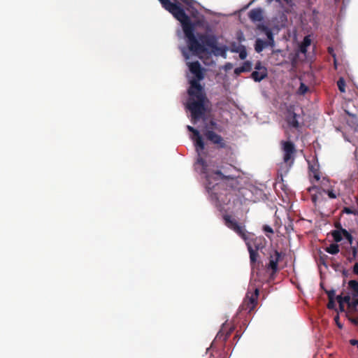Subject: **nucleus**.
Wrapping results in <instances>:
<instances>
[{"instance_id":"obj_1","label":"nucleus","mask_w":358,"mask_h":358,"mask_svg":"<svg viewBox=\"0 0 358 358\" xmlns=\"http://www.w3.org/2000/svg\"><path fill=\"white\" fill-rule=\"evenodd\" d=\"M237 173L238 171L235 166L228 164L212 173V175L206 176V188L210 194L211 201L219 205L229 202L230 199L227 200L224 196H227L230 190L238 188L237 178L238 176Z\"/></svg>"},{"instance_id":"obj_2","label":"nucleus","mask_w":358,"mask_h":358,"mask_svg":"<svg viewBox=\"0 0 358 358\" xmlns=\"http://www.w3.org/2000/svg\"><path fill=\"white\" fill-rule=\"evenodd\" d=\"M176 19L181 23L183 32L187 38L188 48L193 55H199L208 52L210 49L215 55H221L224 58L226 57L227 48L218 47L217 45V39L215 36L208 34H200L199 40L196 38L194 35V24L184 10Z\"/></svg>"},{"instance_id":"obj_3","label":"nucleus","mask_w":358,"mask_h":358,"mask_svg":"<svg viewBox=\"0 0 358 358\" xmlns=\"http://www.w3.org/2000/svg\"><path fill=\"white\" fill-rule=\"evenodd\" d=\"M189 71L194 75V78L189 80L188 94L189 96L187 103V108L191 113L192 120L194 123L204 115L206 108L204 106L206 99L203 87L200 81L204 78L203 69L200 63L196 62L187 63Z\"/></svg>"},{"instance_id":"obj_4","label":"nucleus","mask_w":358,"mask_h":358,"mask_svg":"<svg viewBox=\"0 0 358 358\" xmlns=\"http://www.w3.org/2000/svg\"><path fill=\"white\" fill-rule=\"evenodd\" d=\"M280 145L283 152V162L290 168L294 164L297 152L295 145L291 141H281Z\"/></svg>"},{"instance_id":"obj_5","label":"nucleus","mask_w":358,"mask_h":358,"mask_svg":"<svg viewBox=\"0 0 358 358\" xmlns=\"http://www.w3.org/2000/svg\"><path fill=\"white\" fill-rule=\"evenodd\" d=\"M252 292L248 289L245 297L241 305V309L243 310H246L248 313L252 311L257 305V299L259 296V289L258 288H252Z\"/></svg>"},{"instance_id":"obj_6","label":"nucleus","mask_w":358,"mask_h":358,"mask_svg":"<svg viewBox=\"0 0 358 358\" xmlns=\"http://www.w3.org/2000/svg\"><path fill=\"white\" fill-rule=\"evenodd\" d=\"M225 225L230 229L235 231L245 241L247 240V234L245 227L238 224V222L229 215H225L223 217Z\"/></svg>"},{"instance_id":"obj_7","label":"nucleus","mask_w":358,"mask_h":358,"mask_svg":"<svg viewBox=\"0 0 358 358\" xmlns=\"http://www.w3.org/2000/svg\"><path fill=\"white\" fill-rule=\"evenodd\" d=\"M308 191L311 194V200L315 204L322 197L324 193L331 199L337 197V194L333 189L324 190L317 186H312L308 189Z\"/></svg>"},{"instance_id":"obj_8","label":"nucleus","mask_w":358,"mask_h":358,"mask_svg":"<svg viewBox=\"0 0 358 358\" xmlns=\"http://www.w3.org/2000/svg\"><path fill=\"white\" fill-rule=\"evenodd\" d=\"M203 135L208 141L214 144L218 149H224L227 148L226 141L214 131H203Z\"/></svg>"},{"instance_id":"obj_9","label":"nucleus","mask_w":358,"mask_h":358,"mask_svg":"<svg viewBox=\"0 0 358 358\" xmlns=\"http://www.w3.org/2000/svg\"><path fill=\"white\" fill-rule=\"evenodd\" d=\"M162 6L170 12L176 18L184 9L178 3H173L170 0H159Z\"/></svg>"},{"instance_id":"obj_10","label":"nucleus","mask_w":358,"mask_h":358,"mask_svg":"<svg viewBox=\"0 0 358 358\" xmlns=\"http://www.w3.org/2000/svg\"><path fill=\"white\" fill-rule=\"evenodd\" d=\"M187 129L193 134L192 138L194 141L196 150L198 152L203 150L205 148V144L199 131L191 126H187Z\"/></svg>"},{"instance_id":"obj_11","label":"nucleus","mask_w":358,"mask_h":358,"mask_svg":"<svg viewBox=\"0 0 358 358\" xmlns=\"http://www.w3.org/2000/svg\"><path fill=\"white\" fill-rule=\"evenodd\" d=\"M281 254L277 251L274 250L272 254L269 255V262L267 265V268H270L272 270L273 273H275L278 270V264L280 259Z\"/></svg>"},{"instance_id":"obj_12","label":"nucleus","mask_w":358,"mask_h":358,"mask_svg":"<svg viewBox=\"0 0 358 358\" xmlns=\"http://www.w3.org/2000/svg\"><path fill=\"white\" fill-rule=\"evenodd\" d=\"M248 250L250 254V261L252 269L253 270L256 266L257 257H259L258 250L253 248L251 242H246Z\"/></svg>"},{"instance_id":"obj_13","label":"nucleus","mask_w":358,"mask_h":358,"mask_svg":"<svg viewBox=\"0 0 358 358\" xmlns=\"http://www.w3.org/2000/svg\"><path fill=\"white\" fill-rule=\"evenodd\" d=\"M335 227L336 228V229L331 231V235L333 237L334 241L336 243H338L341 242L343 240V238L344 237L343 231L347 230L343 229L341 223L339 222L336 223Z\"/></svg>"},{"instance_id":"obj_14","label":"nucleus","mask_w":358,"mask_h":358,"mask_svg":"<svg viewBox=\"0 0 358 358\" xmlns=\"http://www.w3.org/2000/svg\"><path fill=\"white\" fill-rule=\"evenodd\" d=\"M297 115L294 111L289 110L288 115L286 117V121L289 127L297 129L299 127V124L297 120Z\"/></svg>"},{"instance_id":"obj_15","label":"nucleus","mask_w":358,"mask_h":358,"mask_svg":"<svg viewBox=\"0 0 358 358\" xmlns=\"http://www.w3.org/2000/svg\"><path fill=\"white\" fill-rule=\"evenodd\" d=\"M248 16L253 22H260L263 20L262 10L259 8L252 9L249 12Z\"/></svg>"},{"instance_id":"obj_16","label":"nucleus","mask_w":358,"mask_h":358,"mask_svg":"<svg viewBox=\"0 0 358 358\" xmlns=\"http://www.w3.org/2000/svg\"><path fill=\"white\" fill-rule=\"evenodd\" d=\"M234 328L232 327H230L228 330H226V327L223 326L222 329L220 330V331L217 333L216 338L222 340V341H226L230 336Z\"/></svg>"},{"instance_id":"obj_17","label":"nucleus","mask_w":358,"mask_h":358,"mask_svg":"<svg viewBox=\"0 0 358 358\" xmlns=\"http://www.w3.org/2000/svg\"><path fill=\"white\" fill-rule=\"evenodd\" d=\"M348 289L351 293L352 298L358 297V281L350 280L348 282Z\"/></svg>"},{"instance_id":"obj_18","label":"nucleus","mask_w":358,"mask_h":358,"mask_svg":"<svg viewBox=\"0 0 358 358\" xmlns=\"http://www.w3.org/2000/svg\"><path fill=\"white\" fill-rule=\"evenodd\" d=\"M267 77V69H264L263 71H254L251 73V78L255 82H260L263 79Z\"/></svg>"},{"instance_id":"obj_19","label":"nucleus","mask_w":358,"mask_h":358,"mask_svg":"<svg viewBox=\"0 0 358 358\" xmlns=\"http://www.w3.org/2000/svg\"><path fill=\"white\" fill-rule=\"evenodd\" d=\"M252 69V64L250 62H245L243 65L240 67H237L234 69V73L236 76L240 75L243 72H249Z\"/></svg>"},{"instance_id":"obj_20","label":"nucleus","mask_w":358,"mask_h":358,"mask_svg":"<svg viewBox=\"0 0 358 358\" xmlns=\"http://www.w3.org/2000/svg\"><path fill=\"white\" fill-rule=\"evenodd\" d=\"M231 51L233 52H238L239 57L241 59H245L247 57V51L244 45H239L236 47H232Z\"/></svg>"},{"instance_id":"obj_21","label":"nucleus","mask_w":358,"mask_h":358,"mask_svg":"<svg viewBox=\"0 0 358 358\" xmlns=\"http://www.w3.org/2000/svg\"><path fill=\"white\" fill-rule=\"evenodd\" d=\"M351 254L350 257V262L358 261V241L355 245L350 246Z\"/></svg>"},{"instance_id":"obj_22","label":"nucleus","mask_w":358,"mask_h":358,"mask_svg":"<svg viewBox=\"0 0 358 358\" xmlns=\"http://www.w3.org/2000/svg\"><path fill=\"white\" fill-rule=\"evenodd\" d=\"M263 241V238L257 237L255 238L248 241V242H251L253 248L256 250H259V249L264 248Z\"/></svg>"},{"instance_id":"obj_23","label":"nucleus","mask_w":358,"mask_h":358,"mask_svg":"<svg viewBox=\"0 0 358 358\" xmlns=\"http://www.w3.org/2000/svg\"><path fill=\"white\" fill-rule=\"evenodd\" d=\"M267 46L266 43L264 41L257 38L255 41V50L257 52L259 53Z\"/></svg>"},{"instance_id":"obj_24","label":"nucleus","mask_w":358,"mask_h":358,"mask_svg":"<svg viewBox=\"0 0 358 358\" xmlns=\"http://www.w3.org/2000/svg\"><path fill=\"white\" fill-rule=\"evenodd\" d=\"M208 130H212V131L218 130V131H220L219 126L215 120H210L208 122L206 123V124L204 126L203 131H208Z\"/></svg>"},{"instance_id":"obj_25","label":"nucleus","mask_w":358,"mask_h":358,"mask_svg":"<svg viewBox=\"0 0 358 358\" xmlns=\"http://www.w3.org/2000/svg\"><path fill=\"white\" fill-rule=\"evenodd\" d=\"M336 300L339 303V306H343V303H345L348 304V306L349 307L351 302V296L350 295H346L344 296L338 295L336 297Z\"/></svg>"},{"instance_id":"obj_26","label":"nucleus","mask_w":358,"mask_h":358,"mask_svg":"<svg viewBox=\"0 0 358 358\" xmlns=\"http://www.w3.org/2000/svg\"><path fill=\"white\" fill-rule=\"evenodd\" d=\"M310 43L311 40L309 36H305L299 47L301 52L306 53L307 52V48L310 45Z\"/></svg>"},{"instance_id":"obj_27","label":"nucleus","mask_w":358,"mask_h":358,"mask_svg":"<svg viewBox=\"0 0 358 358\" xmlns=\"http://www.w3.org/2000/svg\"><path fill=\"white\" fill-rule=\"evenodd\" d=\"M326 252L331 255H336L339 252V246L336 243H332L325 249Z\"/></svg>"},{"instance_id":"obj_28","label":"nucleus","mask_w":358,"mask_h":358,"mask_svg":"<svg viewBox=\"0 0 358 358\" xmlns=\"http://www.w3.org/2000/svg\"><path fill=\"white\" fill-rule=\"evenodd\" d=\"M268 41H265L266 43V45L268 46H270L271 48H273L275 46V41L274 37L272 31H268V33L266 34Z\"/></svg>"},{"instance_id":"obj_29","label":"nucleus","mask_w":358,"mask_h":358,"mask_svg":"<svg viewBox=\"0 0 358 358\" xmlns=\"http://www.w3.org/2000/svg\"><path fill=\"white\" fill-rule=\"evenodd\" d=\"M337 86L341 92H345V81L343 78H340L337 81Z\"/></svg>"},{"instance_id":"obj_30","label":"nucleus","mask_w":358,"mask_h":358,"mask_svg":"<svg viewBox=\"0 0 358 358\" xmlns=\"http://www.w3.org/2000/svg\"><path fill=\"white\" fill-rule=\"evenodd\" d=\"M351 254L350 245L343 248L342 255L347 259L350 262V257Z\"/></svg>"},{"instance_id":"obj_31","label":"nucleus","mask_w":358,"mask_h":358,"mask_svg":"<svg viewBox=\"0 0 358 358\" xmlns=\"http://www.w3.org/2000/svg\"><path fill=\"white\" fill-rule=\"evenodd\" d=\"M353 300H351L349 308L352 311H355L357 309V307L358 306V297L353 298Z\"/></svg>"},{"instance_id":"obj_32","label":"nucleus","mask_w":358,"mask_h":358,"mask_svg":"<svg viewBox=\"0 0 358 358\" xmlns=\"http://www.w3.org/2000/svg\"><path fill=\"white\" fill-rule=\"evenodd\" d=\"M343 234L344 238H345L348 240L350 245V246L352 245V243H353L352 236L348 231H343Z\"/></svg>"},{"instance_id":"obj_33","label":"nucleus","mask_w":358,"mask_h":358,"mask_svg":"<svg viewBox=\"0 0 358 358\" xmlns=\"http://www.w3.org/2000/svg\"><path fill=\"white\" fill-rule=\"evenodd\" d=\"M326 293L329 299H334L336 292L334 289L327 290Z\"/></svg>"},{"instance_id":"obj_34","label":"nucleus","mask_w":358,"mask_h":358,"mask_svg":"<svg viewBox=\"0 0 358 358\" xmlns=\"http://www.w3.org/2000/svg\"><path fill=\"white\" fill-rule=\"evenodd\" d=\"M255 69L256 71H263L264 69H266V68L265 66H262L261 62H257L255 64Z\"/></svg>"},{"instance_id":"obj_35","label":"nucleus","mask_w":358,"mask_h":358,"mask_svg":"<svg viewBox=\"0 0 358 358\" xmlns=\"http://www.w3.org/2000/svg\"><path fill=\"white\" fill-rule=\"evenodd\" d=\"M258 29L259 30H261L262 31L264 32L265 34L266 33H268V31H271V30L268 27H266V25H264V24H259L258 26Z\"/></svg>"},{"instance_id":"obj_36","label":"nucleus","mask_w":358,"mask_h":358,"mask_svg":"<svg viewBox=\"0 0 358 358\" xmlns=\"http://www.w3.org/2000/svg\"><path fill=\"white\" fill-rule=\"evenodd\" d=\"M263 231L265 233H269V234H273V229L269 225H267V224H265V225L263 226Z\"/></svg>"},{"instance_id":"obj_37","label":"nucleus","mask_w":358,"mask_h":358,"mask_svg":"<svg viewBox=\"0 0 358 358\" xmlns=\"http://www.w3.org/2000/svg\"><path fill=\"white\" fill-rule=\"evenodd\" d=\"M355 263L352 266V273L353 274L358 275V261H355Z\"/></svg>"},{"instance_id":"obj_38","label":"nucleus","mask_w":358,"mask_h":358,"mask_svg":"<svg viewBox=\"0 0 358 358\" xmlns=\"http://www.w3.org/2000/svg\"><path fill=\"white\" fill-rule=\"evenodd\" d=\"M335 301L334 299H329V302L327 303V308L329 309H334L335 308Z\"/></svg>"},{"instance_id":"obj_39","label":"nucleus","mask_w":358,"mask_h":358,"mask_svg":"<svg viewBox=\"0 0 358 358\" xmlns=\"http://www.w3.org/2000/svg\"><path fill=\"white\" fill-rule=\"evenodd\" d=\"M299 91L301 94H305L308 91V87L303 83H301L299 87Z\"/></svg>"},{"instance_id":"obj_40","label":"nucleus","mask_w":358,"mask_h":358,"mask_svg":"<svg viewBox=\"0 0 358 358\" xmlns=\"http://www.w3.org/2000/svg\"><path fill=\"white\" fill-rule=\"evenodd\" d=\"M334 320L338 326V327L339 329H342L343 328V325L339 322V316L338 315H336L335 317H334Z\"/></svg>"},{"instance_id":"obj_41","label":"nucleus","mask_w":358,"mask_h":358,"mask_svg":"<svg viewBox=\"0 0 358 358\" xmlns=\"http://www.w3.org/2000/svg\"><path fill=\"white\" fill-rule=\"evenodd\" d=\"M343 212L347 214H355V211L350 208H345L343 209Z\"/></svg>"},{"instance_id":"obj_42","label":"nucleus","mask_w":358,"mask_h":358,"mask_svg":"<svg viewBox=\"0 0 358 358\" xmlns=\"http://www.w3.org/2000/svg\"><path fill=\"white\" fill-rule=\"evenodd\" d=\"M313 177H314V178H315L317 181H318V180H320V177L319 173L317 172V170H315V171H313Z\"/></svg>"},{"instance_id":"obj_43","label":"nucleus","mask_w":358,"mask_h":358,"mask_svg":"<svg viewBox=\"0 0 358 358\" xmlns=\"http://www.w3.org/2000/svg\"><path fill=\"white\" fill-rule=\"evenodd\" d=\"M350 320L355 325H358V317H352V318H350Z\"/></svg>"},{"instance_id":"obj_44","label":"nucleus","mask_w":358,"mask_h":358,"mask_svg":"<svg viewBox=\"0 0 358 358\" xmlns=\"http://www.w3.org/2000/svg\"><path fill=\"white\" fill-rule=\"evenodd\" d=\"M182 55L185 58V59H188L189 58L188 53L187 52V51L185 49L182 50Z\"/></svg>"},{"instance_id":"obj_45","label":"nucleus","mask_w":358,"mask_h":358,"mask_svg":"<svg viewBox=\"0 0 358 358\" xmlns=\"http://www.w3.org/2000/svg\"><path fill=\"white\" fill-rule=\"evenodd\" d=\"M350 343L352 345H356L357 346L358 345V340H356V339H352L350 341Z\"/></svg>"},{"instance_id":"obj_46","label":"nucleus","mask_w":358,"mask_h":358,"mask_svg":"<svg viewBox=\"0 0 358 358\" xmlns=\"http://www.w3.org/2000/svg\"><path fill=\"white\" fill-rule=\"evenodd\" d=\"M197 162H198V163L201 164L202 166L205 165V161L202 158H199Z\"/></svg>"},{"instance_id":"obj_47","label":"nucleus","mask_w":358,"mask_h":358,"mask_svg":"<svg viewBox=\"0 0 358 358\" xmlns=\"http://www.w3.org/2000/svg\"><path fill=\"white\" fill-rule=\"evenodd\" d=\"M328 51H329V54H331L335 58V55L333 53L334 52L333 48H329Z\"/></svg>"},{"instance_id":"obj_48","label":"nucleus","mask_w":358,"mask_h":358,"mask_svg":"<svg viewBox=\"0 0 358 358\" xmlns=\"http://www.w3.org/2000/svg\"><path fill=\"white\" fill-rule=\"evenodd\" d=\"M347 274H348V271H345V270H344V271H343V275H345V276H347Z\"/></svg>"},{"instance_id":"obj_49","label":"nucleus","mask_w":358,"mask_h":358,"mask_svg":"<svg viewBox=\"0 0 358 358\" xmlns=\"http://www.w3.org/2000/svg\"><path fill=\"white\" fill-rule=\"evenodd\" d=\"M231 67V64H229V63L226 65V68H229V69Z\"/></svg>"},{"instance_id":"obj_50","label":"nucleus","mask_w":358,"mask_h":358,"mask_svg":"<svg viewBox=\"0 0 358 358\" xmlns=\"http://www.w3.org/2000/svg\"><path fill=\"white\" fill-rule=\"evenodd\" d=\"M340 309L341 311H344V306L343 305V306H339Z\"/></svg>"},{"instance_id":"obj_51","label":"nucleus","mask_w":358,"mask_h":358,"mask_svg":"<svg viewBox=\"0 0 358 358\" xmlns=\"http://www.w3.org/2000/svg\"><path fill=\"white\" fill-rule=\"evenodd\" d=\"M357 348H358V345H357Z\"/></svg>"}]
</instances>
